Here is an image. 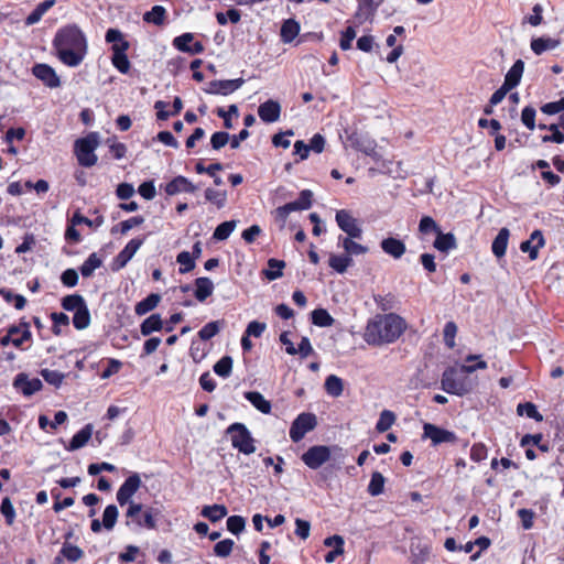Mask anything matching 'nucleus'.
Wrapping results in <instances>:
<instances>
[{"label": "nucleus", "mask_w": 564, "mask_h": 564, "mask_svg": "<svg viewBox=\"0 0 564 564\" xmlns=\"http://www.w3.org/2000/svg\"><path fill=\"white\" fill-rule=\"evenodd\" d=\"M58 59L68 67H77L88 52L86 35L76 24L59 29L53 40Z\"/></svg>", "instance_id": "1"}, {"label": "nucleus", "mask_w": 564, "mask_h": 564, "mask_svg": "<svg viewBox=\"0 0 564 564\" xmlns=\"http://www.w3.org/2000/svg\"><path fill=\"white\" fill-rule=\"evenodd\" d=\"M404 329V319L399 315L393 313L377 315L368 322L364 338L373 346L391 344L403 334Z\"/></svg>", "instance_id": "2"}, {"label": "nucleus", "mask_w": 564, "mask_h": 564, "mask_svg": "<svg viewBox=\"0 0 564 564\" xmlns=\"http://www.w3.org/2000/svg\"><path fill=\"white\" fill-rule=\"evenodd\" d=\"M476 382L469 378L462 368L448 367L444 370L441 379L442 389L458 397H463L473 391Z\"/></svg>", "instance_id": "3"}, {"label": "nucleus", "mask_w": 564, "mask_h": 564, "mask_svg": "<svg viewBox=\"0 0 564 564\" xmlns=\"http://www.w3.org/2000/svg\"><path fill=\"white\" fill-rule=\"evenodd\" d=\"M99 145V135L97 132H90L85 138L75 141L74 150L79 165L91 167L97 163L95 150Z\"/></svg>", "instance_id": "4"}, {"label": "nucleus", "mask_w": 564, "mask_h": 564, "mask_svg": "<svg viewBox=\"0 0 564 564\" xmlns=\"http://www.w3.org/2000/svg\"><path fill=\"white\" fill-rule=\"evenodd\" d=\"M226 432L230 436L234 448L245 455H250L256 452L254 440L245 424L232 423L228 426Z\"/></svg>", "instance_id": "5"}, {"label": "nucleus", "mask_w": 564, "mask_h": 564, "mask_svg": "<svg viewBox=\"0 0 564 564\" xmlns=\"http://www.w3.org/2000/svg\"><path fill=\"white\" fill-rule=\"evenodd\" d=\"M317 425L316 415L308 412H303L292 422L290 427V438L297 443L306 433L313 431Z\"/></svg>", "instance_id": "6"}, {"label": "nucleus", "mask_w": 564, "mask_h": 564, "mask_svg": "<svg viewBox=\"0 0 564 564\" xmlns=\"http://www.w3.org/2000/svg\"><path fill=\"white\" fill-rule=\"evenodd\" d=\"M30 325L25 322L19 325H12L8 328L7 335L0 339L1 346L6 347L12 344L14 347L20 348L24 341L31 339Z\"/></svg>", "instance_id": "7"}, {"label": "nucleus", "mask_w": 564, "mask_h": 564, "mask_svg": "<svg viewBox=\"0 0 564 564\" xmlns=\"http://www.w3.org/2000/svg\"><path fill=\"white\" fill-rule=\"evenodd\" d=\"M126 517L138 528L154 529L156 527L152 512L150 510L142 511L141 503L130 502Z\"/></svg>", "instance_id": "8"}, {"label": "nucleus", "mask_w": 564, "mask_h": 564, "mask_svg": "<svg viewBox=\"0 0 564 564\" xmlns=\"http://www.w3.org/2000/svg\"><path fill=\"white\" fill-rule=\"evenodd\" d=\"M336 223L338 227L346 234L345 237H355V238H361L362 237V228L350 212L346 209H340L336 212L335 216Z\"/></svg>", "instance_id": "9"}, {"label": "nucleus", "mask_w": 564, "mask_h": 564, "mask_svg": "<svg viewBox=\"0 0 564 564\" xmlns=\"http://www.w3.org/2000/svg\"><path fill=\"white\" fill-rule=\"evenodd\" d=\"M423 437L431 440L434 446L441 445L443 443L454 444L457 442V436L454 432L444 430L432 423H425L423 425Z\"/></svg>", "instance_id": "10"}, {"label": "nucleus", "mask_w": 564, "mask_h": 564, "mask_svg": "<svg viewBox=\"0 0 564 564\" xmlns=\"http://www.w3.org/2000/svg\"><path fill=\"white\" fill-rule=\"evenodd\" d=\"M330 458V449L324 445L310 447L303 455V463L311 469H317Z\"/></svg>", "instance_id": "11"}, {"label": "nucleus", "mask_w": 564, "mask_h": 564, "mask_svg": "<svg viewBox=\"0 0 564 564\" xmlns=\"http://www.w3.org/2000/svg\"><path fill=\"white\" fill-rule=\"evenodd\" d=\"M142 481L139 474L134 473L130 475L117 491V501L119 502V505H130V502H132V496L139 490Z\"/></svg>", "instance_id": "12"}, {"label": "nucleus", "mask_w": 564, "mask_h": 564, "mask_svg": "<svg viewBox=\"0 0 564 564\" xmlns=\"http://www.w3.org/2000/svg\"><path fill=\"white\" fill-rule=\"evenodd\" d=\"M245 83L243 78L226 79V80H212L205 89L210 95L227 96L239 89Z\"/></svg>", "instance_id": "13"}, {"label": "nucleus", "mask_w": 564, "mask_h": 564, "mask_svg": "<svg viewBox=\"0 0 564 564\" xmlns=\"http://www.w3.org/2000/svg\"><path fill=\"white\" fill-rule=\"evenodd\" d=\"M144 239H131L126 247L117 254L113 260V270H120L133 258L140 247L143 245Z\"/></svg>", "instance_id": "14"}, {"label": "nucleus", "mask_w": 564, "mask_h": 564, "mask_svg": "<svg viewBox=\"0 0 564 564\" xmlns=\"http://www.w3.org/2000/svg\"><path fill=\"white\" fill-rule=\"evenodd\" d=\"M13 387L21 391L24 395L30 397L40 391L43 387V383L40 379L30 378L26 373L21 372L15 376L13 380Z\"/></svg>", "instance_id": "15"}, {"label": "nucleus", "mask_w": 564, "mask_h": 564, "mask_svg": "<svg viewBox=\"0 0 564 564\" xmlns=\"http://www.w3.org/2000/svg\"><path fill=\"white\" fill-rule=\"evenodd\" d=\"M32 73L50 88L61 86V80L55 69L47 64H35L32 68Z\"/></svg>", "instance_id": "16"}, {"label": "nucleus", "mask_w": 564, "mask_h": 564, "mask_svg": "<svg viewBox=\"0 0 564 564\" xmlns=\"http://www.w3.org/2000/svg\"><path fill=\"white\" fill-rule=\"evenodd\" d=\"M544 245L545 240L543 234L541 230L536 229L531 234L530 239L521 242L520 250L522 252H528L531 260H535L539 254V249Z\"/></svg>", "instance_id": "17"}, {"label": "nucleus", "mask_w": 564, "mask_h": 564, "mask_svg": "<svg viewBox=\"0 0 564 564\" xmlns=\"http://www.w3.org/2000/svg\"><path fill=\"white\" fill-rule=\"evenodd\" d=\"M258 115L263 122H275L280 119L281 106L275 100H267L259 106Z\"/></svg>", "instance_id": "18"}, {"label": "nucleus", "mask_w": 564, "mask_h": 564, "mask_svg": "<svg viewBox=\"0 0 564 564\" xmlns=\"http://www.w3.org/2000/svg\"><path fill=\"white\" fill-rule=\"evenodd\" d=\"M355 237H344L343 235L338 236L337 245L343 248L345 254L352 258V256L365 254L369 251L368 247L360 245L356 241Z\"/></svg>", "instance_id": "19"}, {"label": "nucleus", "mask_w": 564, "mask_h": 564, "mask_svg": "<svg viewBox=\"0 0 564 564\" xmlns=\"http://www.w3.org/2000/svg\"><path fill=\"white\" fill-rule=\"evenodd\" d=\"M197 186L184 176H176L165 186L167 195H176L178 193H194Z\"/></svg>", "instance_id": "20"}, {"label": "nucleus", "mask_w": 564, "mask_h": 564, "mask_svg": "<svg viewBox=\"0 0 564 564\" xmlns=\"http://www.w3.org/2000/svg\"><path fill=\"white\" fill-rule=\"evenodd\" d=\"M380 247L384 253L393 259H400L406 251L404 242L393 237L382 239Z\"/></svg>", "instance_id": "21"}, {"label": "nucleus", "mask_w": 564, "mask_h": 564, "mask_svg": "<svg viewBox=\"0 0 564 564\" xmlns=\"http://www.w3.org/2000/svg\"><path fill=\"white\" fill-rule=\"evenodd\" d=\"M523 70H524L523 61L517 59L514 62V64L511 66V68L508 70V73L506 74L505 82L502 85H505L506 88H509V89L517 87L521 80Z\"/></svg>", "instance_id": "22"}, {"label": "nucleus", "mask_w": 564, "mask_h": 564, "mask_svg": "<svg viewBox=\"0 0 564 564\" xmlns=\"http://www.w3.org/2000/svg\"><path fill=\"white\" fill-rule=\"evenodd\" d=\"M93 434V425L87 424L80 431H78L70 440L67 446L68 451H76L84 447L90 440Z\"/></svg>", "instance_id": "23"}, {"label": "nucleus", "mask_w": 564, "mask_h": 564, "mask_svg": "<svg viewBox=\"0 0 564 564\" xmlns=\"http://www.w3.org/2000/svg\"><path fill=\"white\" fill-rule=\"evenodd\" d=\"M195 297L199 302H204L214 292V283L209 278H197L195 280Z\"/></svg>", "instance_id": "24"}, {"label": "nucleus", "mask_w": 564, "mask_h": 564, "mask_svg": "<svg viewBox=\"0 0 564 564\" xmlns=\"http://www.w3.org/2000/svg\"><path fill=\"white\" fill-rule=\"evenodd\" d=\"M509 236V229L501 228L496 238L494 239L491 250L497 258H501L506 254Z\"/></svg>", "instance_id": "25"}, {"label": "nucleus", "mask_w": 564, "mask_h": 564, "mask_svg": "<svg viewBox=\"0 0 564 564\" xmlns=\"http://www.w3.org/2000/svg\"><path fill=\"white\" fill-rule=\"evenodd\" d=\"M161 301V295L156 293H151L142 301L138 302L134 306V312L137 315L142 316L147 313L154 310Z\"/></svg>", "instance_id": "26"}, {"label": "nucleus", "mask_w": 564, "mask_h": 564, "mask_svg": "<svg viewBox=\"0 0 564 564\" xmlns=\"http://www.w3.org/2000/svg\"><path fill=\"white\" fill-rule=\"evenodd\" d=\"M348 140L350 141L351 147L357 149L358 151H361L366 153L367 155H371L375 153L376 143L375 141L364 138L357 133H352Z\"/></svg>", "instance_id": "27"}, {"label": "nucleus", "mask_w": 564, "mask_h": 564, "mask_svg": "<svg viewBox=\"0 0 564 564\" xmlns=\"http://www.w3.org/2000/svg\"><path fill=\"white\" fill-rule=\"evenodd\" d=\"M245 398L261 413L269 414L271 412V403L260 392L249 391L245 393Z\"/></svg>", "instance_id": "28"}, {"label": "nucleus", "mask_w": 564, "mask_h": 564, "mask_svg": "<svg viewBox=\"0 0 564 564\" xmlns=\"http://www.w3.org/2000/svg\"><path fill=\"white\" fill-rule=\"evenodd\" d=\"M354 263L352 258L347 254H334L332 253L328 259V265L337 273H345L349 267Z\"/></svg>", "instance_id": "29"}, {"label": "nucleus", "mask_w": 564, "mask_h": 564, "mask_svg": "<svg viewBox=\"0 0 564 564\" xmlns=\"http://www.w3.org/2000/svg\"><path fill=\"white\" fill-rule=\"evenodd\" d=\"M162 328H163V321L159 314L150 315L140 325V332L143 336H149L153 332H159Z\"/></svg>", "instance_id": "30"}, {"label": "nucleus", "mask_w": 564, "mask_h": 564, "mask_svg": "<svg viewBox=\"0 0 564 564\" xmlns=\"http://www.w3.org/2000/svg\"><path fill=\"white\" fill-rule=\"evenodd\" d=\"M284 268L285 262L283 260L271 258L268 260V269L263 270L262 273L269 281H274L283 275Z\"/></svg>", "instance_id": "31"}, {"label": "nucleus", "mask_w": 564, "mask_h": 564, "mask_svg": "<svg viewBox=\"0 0 564 564\" xmlns=\"http://www.w3.org/2000/svg\"><path fill=\"white\" fill-rule=\"evenodd\" d=\"M560 42L551 37H536L531 41V50L536 55H541L545 51L554 50L558 46Z\"/></svg>", "instance_id": "32"}, {"label": "nucleus", "mask_w": 564, "mask_h": 564, "mask_svg": "<svg viewBox=\"0 0 564 564\" xmlns=\"http://www.w3.org/2000/svg\"><path fill=\"white\" fill-rule=\"evenodd\" d=\"M228 513L227 508L224 505L205 506L202 509L200 514L207 518L212 522H217L225 518Z\"/></svg>", "instance_id": "33"}, {"label": "nucleus", "mask_w": 564, "mask_h": 564, "mask_svg": "<svg viewBox=\"0 0 564 564\" xmlns=\"http://www.w3.org/2000/svg\"><path fill=\"white\" fill-rule=\"evenodd\" d=\"M300 32V24L293 20H285L281 26V39L284 43L292 42Z\"/></svg>", "instance_id": "34"}, {"label": "nucleus", "mask_w": 564, "mask_h": 564, "mask_svg": "<svg viewBox=\"0 0 564 564\" xmlns=\"http://www.w3.org/2000/svg\"><path fill=\"white\" fill-rule=\"evenodd\" d=\"M434 247L442 252H447L457 247L456 239L453 234H442L440 230L434 241Z\"/></svg>", "instance_id": "35"}, {"label": "nucleus", "mask_w": 564, "mask_h": 564, "mask_svg": "<svg viewBox=\"0 0 564 564\" xmlns=\"http://www.w3.org/2000/svg\"><path fill=\"white\" fill-rule=\"evenodd\" d=\"M377 4L373 0H359L358 10L355 14L360 22L366 21L375 15Z\"/></svg>", "instance_id": "36"}, {"label": "nucleus", "mask_w": 564, "mask_h": 564, "mask_svg": "<svg viewBox=\"0 0 564 564\" xmlns=\"http://www.w3.org/2000/svg\"><path fill=\"white\" fill-rule=\"evenodd\" d=\"M54 3L55 0H45L37 4V7L25 19L26 25H33L37 23L45 14V12L54 6Z\"/></svg>", "instance_id": "37"}, {"label": "nucleus", "mask_w": 564, "mask_h": 564, "mask_svg": "<svg viewBox=\"0 0 564 564\" xmlns=\"http://www.w3.org/2000/svg\"><path fill=\"white\" fill-rule=\"evenodd\" d=\"M384 482L386 478L383 477V475L379 471H373L371 474V479L367 488L368 494L372 497L381 495L384 489Z\"/></svg>", "instance_id": "38"}, {"label": "nucleus", "mask_w": 564, "mask_h": 564, "mask_svg": "<svg viewBox=\"0 0 564 564\" xmlns=\"http://www.w3.org/2000/svg\"><path fill=\"white\" fill-rule=\"evenodd\" d=\"M90 324V313L87 304L83 305L77 312L74 313L73 316V325L76 329L83 330L87 328Z\"/></svg>", "instance_id": "39"}, {"label": "nucleus", "mask_w": 564, "mask_h": 564, "mask_svg": "<svg viewBox=\"0 0 564 564\" xmlns=\"http://www.w3.org/2000/svg\"><path fill=\"white\" fill-rule=\"evenodd\" d=\"M325 390L334 398L341 395L344 390L343 380L335 375H329L325 380Z\"/></svg>", "instance_id": "40"}, {"label": "nucleus", "mask_w": 564, "mask_h": 564, "mask_svg": "<svg viewBox=\"0 0 564 564\" xmlns=\"http://www.w3.org/2000/svg\"><path fill=\"white\" fill-rule=\"evenodd\" d=\"M312 323L319 327H329L334 324L335 319L324 308H316L311 313Z\"/></svg>", "instance_id": "41"}, {"label": "nucleus", "mask_w": 564, "mask_h": 564, "mask_svg": "<svg viewBox=\"0 0 564 564\" xmlns=\"http://www.w3.org/2000/svg\"><path fill=\"white\" fill-rule=\"evenodd\" d=\"M166 15V10L162 6H154L152 9L144 13L143 20L148 23L162 25Z\"/></svg>", "instance_id": "42"}, {"label": "nucleus", "mask_w": 564, "mask_h": 564, "mask_svg": "<svg viewBox=\"0 0 564 564\" xmlns=\"http://www.w3.org/2000/svg\"><path fill=\"white\" fill-rule=\"evenodd\" d=\"M101 259L96 253H91L82 264L80 273L84 278H89L96 269L101 267Z\"/></svg>", "instance_id": "43"}, {"label": "nucleus", "mask_w": 564, "mask_h": 564, "mask_svg": "<svg viewBox=\"0 0 564 564\" xmlns=\"http://www.w3.org/2000/svg\"><path fill=\"white\" fill-rule=\"evenodd\" d=\"M195 170L198 174L207 173L208 176L214 177L215 185L220 186L223 184L221 177L216 175V172L223 170L221 163H213L209 166L205 167L202 162H198L195 166Z\"/></svg>", "instance_id": "44"}, {"label": "nucleus", "mask_w": 564, "mask_h": 564, "mask_svg": "<svg viewBox=\"0 0 564 564\" xmlns=\"http://www.w3.org/2000/svg\"><path fill=\"white\" fill-rule=\"evenodd\" d=\"M86 305L85 299L79 294L66 295L62 300V307L65 311L77 312L79 308Z\"/></svg>", "instance_id": "45"}, {"label": "nucleus", "mask_w": 564, "mask_h": 564, "mask_svg": "<svg viewBox=\"0 0 564 564\" xmlns=\"http://www.w3.org/2000/svg\"><path fill=\"white\" fill-rule=\"evenodd\" d=\"M236 225V220H228L219 224L213 234V238L219 241L226 240L235 230Z\"/></svg>", "instance_id": "46"}, {"label": "nucleus", "mask_w": 564, "mask_h": 564, "mask_svg": "<svg viewBox=\"0 0 564 564\" xmlns=\"http://www.w3.org/2000/svg\"><path fill=\"white\" fill-rule=\"evenodd\" d=\"M119 516L118 508L115 505L106 507L102 514V525L106 530L110 531L113 529Z\"/></svg>", "instance_id": "47"}, {"label": "nucleus", "mask_w": 564, "mask_h": 564, "mask_svg": "<svg viewBox=\"0 0 564 564\" xmlns=\"http://www.w3.org/2000/svg\"><path fill=\"white\" fill-rule=\"evenodd\" d=\"M232 370V358L229 356H224L214 365V371L216 375L223 378H227L230 376Z\"/></svg>", "instance_id": "48"}, {"label": "nucleus", "mask_w": 564, "mask_h": 564, "mask_svg": "<svg viewBox=\"0 0 564 564\" xmlns=\"http://www.w3.org/2000/svg\"><path fill=\"white\" fill-rule=\"evenodd\" d=\"M61 554L69 562H77L83 557L84 552L77 545L64 543L61 550Z\"/></svg>", "instance_id": "49"}, {"label": "nucleus", "mask_w": 564, "mask_h": 564, "mask_svg": "<svg viewBox=\"0 0 564 564\" xmlns=\"http://www.w3.org/2000/svg\"><path fill=\"white\" fill-rule=\"evenodd\" d=\"M395 415L389 410H383L380 413V417L376 424V430L380 433L388 431L394 423Z\"/></svg>", "instance_id": "50"}, {"label": "nucleus", "mask_w": 564, "mask_h": 564, "mask_svg": "<svg viewBox=\"0 0 564 564\" xmlns=\"http://www.w3.org/2000/svg\"><path fill=\"white\" fill-rule=\"evenodd\" d=\"M0 512L6 519L8 525H12L15 521V509L9 497H4L1 501Z\"/></svg>", "instance_id": "51"}, {"label": "nucleus", "mask_w": 564, "mask_h": 564, "mask_svg": "<svg viewBox=\"0 0 564 564\" xmlns=\"http://www.w3.org/2000/svg\"><path fill=\"white\" fill-rule=\"evenodd\" d=\"M41 376L48 384H52L55 388L61 387V384L63 383V381L66 377V375L63 372H59L57 370H50V369H43L41 371Z\"/></svg>", "instance_id": "52"}, {"label": "nucleus", "mask_w": 564, "mask_h": 564, "mask_svg": "<svg viewBox=\"0 0 564 564\" xmlns=\"http://www.w3.org/2000/svg\"><path fill=\"white\" fill-rule=\"evenodd\" d=\"M517 413L519 415H527L528 417L533 419L538 422L543 420V416L539 413L536 406L530 402L518 404Z\"/></svg>", "instance_id": "53"}, {"label": "nucleus", "mask_w": 564, "mask_h": 564, "mask_svg": "<svg viewBox=\"0 0 564 564\" xmlns=\"http://www.w3.org/2000/svg\"><path fill=\"white\" fill-rule=\"evenodd\" d=\"M144 223V217L142 216H134L127 220L121 221L118 226L112 227L111 232H117L118 228L122 235H126L130 229H132L135 226H140Z\"/></svg>", "instance_id": "54"}, {"label": "nucleus", "mask_w": 564, "mask_h": 564, "mask_svg": "<svg viewBox=\"0 0 564 564\" xmlns=\"http://www.w3.org/2000/svg\"><path fill=\"white\" fill-rule=\"evenodd\" d=\"M176 261L180 263V273L184 274L195 268V261L188 251H182L177 254Z\"/></svg>", "instance_id": "55"}, {"label": "nucleus", "mask_w": 564, "mask_h": 564, "mask_svg": "<svg viewBox=\"0 0 564 564\" xmlns=\"http://www.w3.org/2000/svg\"><path fill=\"white\" fill-rule=\"evenodd\" d=\"M205 198L215 204L218 208H223L227 202V194L223 191L207 188L205 191Z\"/></svg>", "instance_id": "56"}, {"label": "nucleus", "mask_w": 564, "mask_h": 564, "mask_svg": "<svg viewBox=\"0 0 564 564\" xmlns=\"http://www.w3.org/2000/svg\"><path fill=\"white\" fill-rule=\"evenodd\" d=\"M220 330V322L214 321L207 323L199 332L198 336L202 340H209L216 336Z\"/></svg>", "instance_id": "57"}, {"label": "nucleus", "mask_w": 564, "mask_h": 564, "mask_svg": "<svg viewBox=\"0 0 564 564\" xmlns=\"http://www.w3.org/2000/svg\"><path fill=\"white\" fill-rule=\"evenodd\" d=\"M246 528V520L241 516H230L227 519V530L232 534H240Z\"/></svg>", "instance_id": "58"}, {"label": "nucleus", "mask_w": 564, "mask_h": 564, "mask_svg": "<svg viewBox=\"0 0 564 564\" xmlns=\"http://www.w3.org/2000/svg\"><path fill=\"white\" fill-rule=\"evenodd\" d=\"M235 542L231 539H225L217 542L214 546V553L219 557H227L234 549Z\"/></svg>", "instance_id": "59"}, {"label": "nucleus", "mask_w": 564, "mask_h": 564, "mask_svg": "<svg viewBox=\"0 0 564 564\" xmlns=\"http://www.w3.org/2000/svg\"><path fill=\"white\" fill-rule=\"evenodd\" d=\"M457 334V325L454 322H447L444 327V343L448 348L455 347V336Z\"/></svg>", "instance_id": "60"}, {"label": "nucleus", "mask_w": 564, "mask_h": 564, "mask_svg": "<svg viewBox=\"0 0 564 564\" xmlns=\"http://www.w3.org/2000/svg\"><path fill=\"white\" fill-rule=\"evenodd\" d=\"M193 40L194 35L192 33H184L173 40V46L181 52L188 53Z\"/></svg>", "instance_id": "61"}, {"label": "nucleus", "mask_w": 564, "mask_h": 564, "mask_svg": "<svg viewBox=\"0 0 564 564\" xmlns=\"http://www.w3.org/2000/svg\"><path fill=\"white\" fill-rule=\"evenodd\" d=\"M111 62L121 74H127L131 66L126 53L112 54Z\"/></svg>", "instance_id": "62"}, {"label": "nucleus", "mask_w": 564, "mask_h": 564, "mask_svg": "<svg viewBox=\"0 0 564 564\" xmlns=\"http://www.w3.org/2000/svg\"><path fill=\"white\" fill-rule=\"evenodd\" d=\"M535 109L531 106H527L522 110L521 121L529 130H533L535 128Z\"/></svg>", "instance_id": "63"}, {"label": "nucleus", "mask_w": 564, "mask_h": 564, "mask_svg": "<svg viewBox=\"0 0 564 564\" xmlns=\"http://www.w3.org/2000/svg\"><path fill=\"white\" fill-rule=\"evenodd\" d=\"M229 140L230 135L228 132L218 131L212 135L210 145L214 150H220L229 142Z\"/></svg>", "instance_id": "64"}]
</instances>
